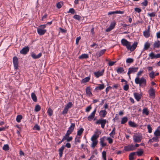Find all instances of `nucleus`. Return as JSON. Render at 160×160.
Returning <instances> with one entry per match:
<instances>
[{"label": "nucleus", "instance_id": "393cba45", "mask_svg": "<svg viewBox=\"0 0 160 160\" xmlns=\"http://www.w3.org/2000/svg\"><path fill=\"white\" fill-rule=\"evenodd\" d=\"M106 51V49H103L101 50L99 53H97L96 54V56L97 58L99 57L102 55Z\"/></svg>", "mask_w": 160, "mask_h": 160}, {"label": "nucleus", "instance_id": "ea45409f", "mask_svg": "<svg viewBox=\"0 0 160 160\" xmlns=\"http://www.w3.org/2000/svg\"><path fill=\"white\" fill-rule=\"evenodd\" d=\"M154 135L158 137L160 136V131L157 129L154 132Z\"/></svg>", "mask_w": 160, "mask_h": 160}, {"label": "nucleus", "instance_id": "c03bdc74", "mask_svg": "<svg viewBox=\"0 0 160 160\" xmlns=\"http://www.w3.org/2000/svg\"><path fill=\"white\" fill-rule=\"evenodd\" d=\"M92 143L91 145V147L93 148H94L97 145L98 141H92Z\"/></svg>", "mask_w": 160, "mask_h": 160}, {"label": "nucleus", "instance_id": "20e7f679", "mask_svg": "<svg viewBox=\"0 0 160 160\" xmlns=\"http://www.w3.org/2000/svg\"><path fill=\"white\" fill-rule=\"evenodd\" d=\"M142 138V136L140 135L134 134L133 136V139L135 142H141Z\"/></svg>", "mask_w": 160, "mask_h": 160}, {"label": "nucleus", "instance_id": "0eeeda50", "mask_svg": "<svg viewBox=\"0 0 160 160\" xmlns=\"http://www.w3.org/2000/svg\"><path fill=\"white\" fill-rule=\"evenodd\" d=\"M13 62L14 68L16 70L17 69L18 67V61L17 57L15 56L13 58Z\"/></svg>", "mask_w": 160, "mask_h": 160}, {"label": "nucleus", "instance_id": "c9c22d12", "mask_svg": "<svg viewBox=\"0 0 160 160\" xmlns=\"http://www.w3.org/2000/svg\"><path fill=\"white\" fill-rule=\"evenodd\" d=\"M135 152H132L130 153L129 155V160H133L134 158L133 156L135 155Z\"/></svg>", "mask_w": 160, "mask_h": 160}, {"label": "nucleus", "instance_id": "72a5a7b5", "mask_svg": "<svg viewBox=\"0 0 160 160\" xmlns=\"http://www.w3.org/2000/svg\"><path fill=\"white\" fill-rule=\"evenodd\" d=\"M84 131V129L82 128H80L77 132V135L80 136L82 135Z\"/></svg>", "mask_w": 160, "mask_h": 160}, {"label": "nucleus", "instance_id": "4468645a", "mask_svg": "<svg viewBox=\"0 0 160 160\" xmlns=\"http://www.w3.org/2000/svg\"><path fill=\"white\" fill-rule=\"evenodd\" d=\"M104 70H102L101 71H98L94 72V75L97 78H98L99 77L102 76L104 73Z\"/></svg>", "mask_w": 160, "mask_h": 160}, {"label": "nucleus", "instance_id": "774afa93", "mask_svg": "<svg viewBox=\"0 0 160 160\" xmlns=\"http://www.w3.org/2000/svg\"><path fill=\"white\" fill-rule=\"evenodd\" d=\"M81 38L80 37H78L76 38V43L77 45L78 44L79 41L80 40Z\"/></svg>", "mask_w": 160, "mask_h": 160}, {"label": "nucleus", "instance_id": "f257e3e1", "mask_svg": "<svg viewBox=\"0 0 160 160\" xmlns=\"http://www.w3.org/2000/svg\"><path fill=\"white\" fill-rule=\"evenodd\" d=\"M121 42L122 45L125 46L128 50H130L131 51H134L137 46L138 43L137 42H134L132 46H131V42L124 38L122 39Z\"/></svg>", "mask_w": 160, "mask_h": 160}, {"label": "nucleus", "instance_id": "58836bf2", "mask_svg": "<svg viewBox=\"0 0 160 160\" xmlns=\"http://www.w3.org/2000/svg\"><path fill=\"white\" fill-rule=\"evenodd\" d=\"M41 109V107L40 105H36L34 111L36 112H39Z\"/></svg>", "mask_w": 160, "mask_h": 160}, {"label": "nucleus", "instance_id": "5701e85b", "mask_svg": "<svg viewBox=\"0 0 160 160\" xmlns=\"http://www.w3.org/2000/svg\"><path fill=\"white\" fill-rule=\"evenodd\" d=\"M154 49L155 48H158L160 47V42L158 40L157 42H155L153 44Z\"/></svg>", "mask_w": 160, "mask_h": 160}, {"label": "nucleus", "instance_id": "a211bd4d", "mask_svg": "<svg viewBox=\"0 0 160 160\" xmlns=\"http://www.w3.org/2000/svg\"><path fill=\"white\" fill-rule=\"evenodd\" d=\"M46 32V30L42 29L40 28H38L37 29L38 33L40 35H43Z\"/></svg>", "mask_w": 160, "mask_h": 160}, {"label": "nucleus", "instance_id": "69168bd1", "mask_svg": "<svg viewBox=\"0 0 160 160\" xmlns=\"http://www.w3.org/2000/svg\"><path fill=\"white\" fill-rule=\"evenodd\" d=\"M107 140L108 141L109 143L111 144L112 143L113 140L110 137L108 138Z\"/></svg>", "mask_w": 160, "mask_h": 160}, {"label": "nucleus", "instance_id": "49530a36", "mask_svg": "<svg viewBox=\"0 0 160 160\" xmlns=\"http://www.w3.org/2000/svg\"><path fill=\"white\" fill-rule=\"evenodd\" d=\"M140 150V151H138L135 152L136 153H137V155L138 156H141L143 153V152L142 149H141Z\"/></svg>", "mask_w": 160, "mask_h": 160}, {"label": "nucleus", "instance_id": "680f3d73", "mask_svg": "<svg viewBox=\"0 0 160 160\" xmlns=\"http://www.w3.org/2000/svg\"><path fill=\"white\" fill-rule=\"evenodd\" d=\"M68 12L71 13L72 14H74L75 13V10L73 8H71L69 9Z\"/></svg>", "mask_w": 160, "mask_h": 160}, {"label": "nucleus", "instance_id": "338daca9", "mask_svg": "<svg viewBox=\"0 0 160 160\" xmlns=\"http://www.w3.org/2000/svg\"><path fill=\"white\" fill-rule=\"evenodd\" d=\"M116 62L110 61L108 62V64L109 66H112L114 65Z\"/></svg>", "mask_w": 160, "mask_h": 160}, {"label": "nucleus", "instance_id": "a19ab883", "mask_svg": "<svg viewBox=\"0 0 160 160\" xmlns=\"http://www.w3.org/2000/svg\"><path fill=\"white\" fill-rule=\"evenodd\" d=\"M63 5V2H58L57 4V7L58 8L60 9V8Z\"/></svg>", "mask_w": 160, "mask_h": 160}, {"label": "nucleus", "instance_id": "5fc2aeb1", "mask_svg": "<svg viewBox=\"0 0 160 160\" xmlns=\"http://www.w3.org/2000/svg\"><path fill=\"white\" fill-rule=\"evenodd\" d=\"M72 102H68L67 105L65 107L69 109V108H70L72 107Z\"/></svg>", "mask_w": 160, "mask_h": 160}, {"label": "nucleus", "instance_id": "a878e982", "mask_svg": "<svg viewBox=\"0 0 160 160\" xmlns=\"http://www.w3.org/2000/svg\"><path fill=\"white\" fill-rule=\"evenodd\" d=\"M86 92L87 95L90 96L92 95V93L91 92L90 87H87L86 89Z\"/></svg>", "mask_w": 160, "mask_h": 160}, {"label": "nucleus", "instance_id": "f8f14e48", "mask_svg": "<svg viewBox=\"0 0 160 160\" xmlns=\"http://www.w3.org/2000/svg\"><path fill=\"white\" fill-rule=\"evenodd\" d=\"M29 51V48L28 47L23 48L20 51L21 54L26 55Z\"/></svg>", "mask_w": 160, "mask_h": 160}, {"label": "nucleus", "instance_id": "c85d7f7f", "mask_svg": "<svg viewBox=\"0 0 160 160\" xmlns=\"http://www.w3.org/2000/svg\"><path fill=\"white\" fill-rule=\"evenodd\" d=\"M150 46V44L149 42H146L144 45V50H147L149 48Z\"/></svg>", "mask_w": 160, "mask_h": 160}, {"label": "nucleus", "instance_id": "7ed1b4c3", "mask_svg": "<svg viewBox=\"0 0 160 160\" xmlns=\"http://www.w3.org/2000/svg\"><path fill=\"white\" fill-rule=\"evenodd\" d=\"M107 122V121L106 119H100L97 120L95 123L97 124H101L102 128H104L105 124H106Z\"/></svg>", "mask_w": 160, "mask_h": 160}, {"label": "nucleus", "instance_id": "de8ad7c7", "mask_svg": "<svg viewBox=\"0 0 160 160\" xmlns=\"http://www.w3.org/2000/svg\"><path fill=\"white\" fill-rule=\"evenodd\" d=\"M133 61L134 60L132 58H128L127 59L126 62L127 63H132Z\"/></svg>", "mask_w": 160, "mask_h": 160}, {"label": "nucleus", "instance_id": "bf43d9fd", "mask_svg": "<svg viewBox=\"0 0 160 160\" xmlns=\"http://www.w3.org/2000/svg\"><path fill=\"white\" fill-rule=\"evenodd\" d=\"M134 10L136 12L138 13L142 11V10L141 8H134Z\"/></svg>", "mask_w": 160, "mask_h": 160}, {"label": "nucleus", "instance_id": "603ef678", "mask_svg": "<svg viewBox=\"0 0 160 160\" xmlns=\"http://www.w3.org/2000/svg\"><path fill=\"white\" fill-rule=\"evenodd\" d=\"M148 0H144V2H142L141 4L144 6H146L148 5Z\"/></svg>", "mask_w": 160, "mask_h": 160}, {"label": "nucleus", "instance_id": "473e14b6", "mask_svg": "<svg viewBox=\"0 0 160 160\" xmlns=\"http://www.w3.org/2000/svg\"><path fill=\"white\" fill-rule=\"evenodd\" d=\"M100 144L102 145V147H104L106 145V143H104V140L103 138H101L100 139Z\"/></svg>", "mask_w": 160, "mask_h": 160}, {"label": "nucleus", "instance_id": "423d86ee", "mask_svg": "<svg viewBox=\"0 0 160 160\" xmlns=\"http://www.w3.org/2000/svg\"><path fill=\"white\" fill-rule=\"evenodd\" d=\"M116 24V23L114 21L111 22L109 27L106 30V32H109L112 30L114 28Z\"/></svg>", "mask_w": 160, "mask_h": 160}, {"label": "nucleus", "instance_id": "8fccbe9b", "mask_svg": "<svg viewBox=\"0 0 160 160\" xmlns=\"http://www.w3.org/2000/svg\"><path fill=\"white\" fill-rule=\"evenodd\" d=\"M70 134L71 133L67 132L65 136H64L63 138V139H64L65 140H66L67 138H69Z\"/></svg>", "mask_w": 160, "mask_h": 160}, {"label": "nucleus", "instance_id": "6e6552de", "mask_svg": "<svg viewBox=\"0 0 160 160\" xmlns=\"http://www.w3.org/2000/svg\"><path fill=\"white\" fill-rule=\"evenodd\" d=\"M136 149L135 146L133 145H130L124 147V149L127 151H133Z\"/></svg>", "mask_w": 160, "mask_h": 160}, {"label": "nucleus", "instance_id": "3c124183", "mask_svg": "<svg viewBox=\"0 0 160 160\" xmlns=\"http://www.w3.org/2000/svg\"><path fill=\"white\" fill-rule=\"evenodd\" d=\"M33 129L35 130L39 131L40 129V127L38 124H36L34 126Z\"/></svg>", "mask_w": 160, "mask_h": 160}, {"label": "nucleus", "instance_id": "c756f323", "mask_svg": "<svg viewBox=\"0 0 160 160\" xmlns=\"http://www.w3.org/2000/svg\"><path fill=\"white\" fill-rule=\"evenodd\" d=\"M31 98L32 100L35 102H36L37 101V97L35 94L34 93H32L31 94Z\"/></svg>", "mask_w": 160, "mask_h": 160}, {"label": "nucleus", "instance_id": "39448f33", "mask_svg": "<svg viewBox=\"0 0 160 160\" xmlns=\"http://www.w3.org/2000/svg\"><path fill=\"white\" fill-rule=\"evenodd\" d=\"M148 93L149 95V97L152 99L154 98L155 97V90L152 88H151L148 91Z\"/></svg>", "mask_w": 160, "mask_h": 160}, {"label": "nucleus", "instance_id": "f704fd0d", "mask_svg": "<svg viewBox=\"0 0 160 160\" xmlns=\"http://www.w3.org/2000/svg\"><path fill=\"white\" fill-rule=\"evenodd\" d=\"M124 71V69L122 67H119L117 70V72L118 73H121Z\"/></svg>", "mask_w": 160, "mask_h": 160}, {"label": "nucleus", "instance_id": "1a4fd4ad", "mask_svg": "<svg viewBox=\"0 0 160 160\" xmlns=\"http://www.w3.org/2000/svg\"><path fill=\"white\" fill-rule=\"evenodd\" d=\"M149 57L151 59H153L154 58H160V53H158L155 55L152 52L149 54Z\"/></svg>", "mask_w": 160, "mask_h": 160}, {"label": "nucleus", "instance_id": "e433bc0d", "mask_svg": "<svg viewBox=\"0 0 160 160\" xmlns=\"http://www.w3.org/2000/svg\"><path fill=\"white\" fill-rule=\"evenodd\" d=\"M22 119V116L21 115H18L17 116L16 118V120L18 122H21V120Z\"/></svg>", "mask_w": 160, "mask_h": 160}, {"label": "nucleus", "instance_id": "9b49d317", "mask_svg": "<svg viewBox=\"0 0 160 160\" xmlns=\"http://www.w3.org/2000/svg\"><path fill=\"white\" fill-rule=\"evenodd\" d=\"M133 95L135 99L138 102L141 98L142 95V94H139L138 93L135 92L133 93Z\"/></svg>", "mask_w": 160, "mask_h": 160}, {"label": "nucleus", "instance_id": "6e6d98bb", "mask_svg": "<svg viewBox=\"0 0 160 160\" xmlns=\"http://www.w3.org/2000/svg\"><path fill=\"white\" fill-rule=\"evenodd\" d=\"M80 140L79 137H76L75 140V144H77V142L79 143L80 142Z\"/></svg>", "mask_w": 160, "mask_h": 160}, {"label": "nucleus", "instance_id": "aec40b11", "mask_svg": "<svg viewBox=\"0 0 160 160\" xmlns=\"http://www.w3.org/2000/svg\"><path fill=\"white\" fill-rule=\"evenodd\" d=\"M65 148L64 145H62L58 150L59 155L60 158L62 157L63 151Z\"/></svg>", "mask_w": 160, "mask_h": 160}, {"label": "nucleus", "instance_id": "f03ea898", "mask_svg": "<svg viewBox=\"0 0 160 160\" xmlns=\"http://www.w3.org/2000/svg\"><path fill=\"white\" fill-rule=\"evenodd\" d=\"M135 82L136 84H139L140 87H144L146 85V80L143 77L140 78L139 77H136Z\"/></svg>", "mask_w": 160, "mask_h": 160}, {"label": "nucleus", "instance_id": "864d4df0", "mask_svg": "<svg viewBox=\"0 0 160 160\" xmlns=\"http://www.w3.org/2000/svg\"><path fill=\"white\" fill-rule=\"evenodd\" d=\"M73 18L77 20H79L81 18V17L79 15L75 14L73 16Z\"/></svg>", "mask_w": 160, "mask_h": 160}, {"label": "nucleus", "instance_id": "052dcab7", "mask_svg": "<svg viewBox=\"0 0 160 160\" xmlns=\"http://www.w3.org/2000/svg\"><path fill=\"white\" fill-rule=\"evenodd\" d=\"M129 88V86L127 84H126L123 87V89L126 91L128 90Z\"/></svg>", "mask_w": 160, "mask_h": 160}, {"label": "nucleus", "instance_id": "0e129e2a", "mask_svg": "<svg viewBox=\"0 0 160 160\" xmlns=\"http://www.w3.org/2000/svg\"><path fill=\"white\" fill-rule=\"evenodd\" d=\"M143 72V70H140L139 72H138L137 74V77H139L140 76Z\"/></svg>", "mask_w": 160, "mask_h": 160}, {"label": "nucleus", "instance_id": "dca6fc26", "mask_svg": "<svg viewBox=\"0 0 160 160\" xmlns=\"http://www.w3.org/2000/svg\"><path fill=\"white\" fill-rule=\"evenodd\" d=\"M124 12V11H116L109 12L108 13V15H111L112 14H123Z\"/></svg>", "mask_w": 160, "mask_h": 160}, {"label": "nucleus", "instance_id": "2eb2a0df", "mask_svg": "<svg viewBox=\"0 0 160 160\" xmlns=\"http://www.w3.org/2000/svg\"><path fill=\"white\" fill-rule=\"evenodd\" d=\"M97 132H95V133L92 136L91 138V140L92 141H98L97 139L99 138V134L97 133Z\"/></svg>", "mask_w": 160, "mask_h": 160}, {"label": "nucleus", "instance_id": "4d7b16f0", "mask_svg": "<svg viewBox=\"0 0 160 160\" xmlns=\"http://www.w3.org/2000/svg\"><path fill=\"white\" fill-rule=\"evenodd\" d=\"M68 109L66 107H65L63 110L62 112V114L63 115L66 114L67 113Z\"/></svg>", "mask_w": 160, "mask_h": 160}, {"label": "nucleus", "instance_id": "e2e57ef3", "mask_svg": "<svg viewBox=\"0 0 160 160\" xmlns=\"http://www.w3.org/2000/svg\"><path fill=\"white\" fill-rule=\"evenodd\" d=\"M148 15L151 17H154L156 16L155 13L154 12H152L150 13H148Z\"/></svg>", "mask_w": 160, "mask_h": 160}, {"label": "nucleus", "instance_id": "6ab92c4d", "mask_svg": "<svg viewBox=\"0 0 160 160\" xmlns=\"http://www.w3.org/2000/svg\"><path fill=\"white\" fill-rule=\"evenodd\" d=\"M99 114L101 117L103 118L106 117L107 112L105 110H102L99 112Z\"/></svg>", "mask_w": 160, "mask_h": 160}, {"label": "nucleus", "instance_id": "cd10ccee", "mask_svg": "<svg viewBox=\"0 0 160 160\" xmlns=\"http://www.w3.org/2000/svg\"><path fill=\"white\" fill-rule=\"evenodd\" d=\"M90 80V77H87L82 80L81 83H84L86 82H88Z\"/></svg>", "mask_w": 160, "mask_h": 160}, {"label": "nucleus", "instance_id": "7c9ffc66", "mask_svg": "<svg viewBox=\"0 0 160 160\" xmlns=\"http://www.w3.org/2000/svg\"><path fill=\"white\" fill-rule=\"evenodd\" d=\"M105 88V86L103 84H100L99 86L97 87L96 88L95 90L99 89L101 90Z\"/></svg>", "mask_w": 160, "mask_h": 160}, {"label": "nucleus", "instance_id": "9d476101", "mask_svg": "<svg viewBox=\"0 0 160 160\" xmlns=\"http://www.w3.org/2000/svg\"><path fill=\"white\" fill-rule=\"evenodd\" d=\"M96 110L97 108H96L91 114L88 116V119L89 121H91L92 120L93 118L94 117Z\"/></svg>", "mask_w": 160, "mask_h": 160}, {"label": "nucleus", "instance_id": "f3484780", "mask_svg": "<svg viewBox=\"0 0 160 160\" xmlns=\"http://www.w3.org/2000/svg\"><path fill=\"white\" fill-rule=\"evenodd\" d=\"M42 55L41 52L39 53L38 55H36L34 53L32 52L31 53L32 57L34 59H37L39 58Z\"/></svg>", "mask_w": 160, "mask_h": 160}, {"label": "nucleus", "instance_id": "412c9836", "mask_svg": "<svg viewBox=\"0 0 160 160\" xmlns=\"http://www.w3.org/2000/svg\"><path fill=\"white\" fill-rule=\"evenodd\" d=\"M149 27H148V29L143 32V35L144 37L146 38L149 37L150 36V32L149 31Z\"/></svg>", "mask_w": 160, "mask_h": 160}, {"label": "nucleus", "instance_id": "4be33fe9", "mask_svg": "<svg viewBox=\"0 0 160 160\" xmlns=\"http://www.w3.org/2000/svg\"><path fill=\"white\" fill-rule=\"evenodd\" d=\"M129 69L132 73H134L135 72H136L138 71V68L132 67L129 68Z\"/></svg>", "mask_w": 160, "mask_h": 160}, {"label": "nucleus", "instance_id": "13d9d810", "mask_svg": "<svg viewBox=\"0 0 160 160\" xmlns=\"http://www.w3.org/2000/svg\"><path fill=\"white\" fill-rule=\"evenodd\" d=\"M147 128L148 129V132L149 133H151L152 132V129L150 125H147Z\"/></svg>", "mask_w": 160, "mask_h": 160}, {"label": "nucleus", "instance_id": "2f4dec72", "mask_svg": "<svg viewBox=\"0 0 160 160\" xmlns=\"http://www.w3.org/2000/svg\"><path fill=\"white\" fill-rule=\"evenodd\" d=\"M128 120V118L127 117H124L122 119L121 123L122 124H124L127 122Z\"/></svg>", "mask_w": 160, "mask_h": 160}, {"label": "nucleus", "instance_id": "b1692460", "mask_svg": "<svg viewBox=\"0 0 160 160\" xmlns=\"http://www.w3.org/2000/svg\"><path fill=\"white\" fill-rule=\"evenodd\" d=\"M129 125L132 127L136 128L138 127V125L135 123L134 122L129 121L128 122Z\"/></svg>", "mask_w": 160, "mask_h": 160}, {"label": "nucleus", "instance_id": "79ce46f5", "mask_svg": "<svg viewBox=\"0 0 160 160\" xmlns=\"http://www.w3.org/2000/svg\"><path fill=\"white\" fill-rule=\"evenodd\" d=\"M149 75L150 78L152 79H153L155 78V72L153 71L150 72Z\"/></svg>", "mask_w": 160, "mask_h": 160}, {"label": "nucleus", "instance_id": "ddd939ff", "mask_svg": "<svg viewBox=\"0 0 160 160\" xmlns=\"http://www.w3.org/2000/svg\"><path fill=\"white\" fill-rule=\"evenodd\" d=\"M75 125L74 123H71L70 126L67 132L71 134L73 131Z\"/></svg>", "mask_w": 160, "mask_h": 160}, {"label": "nucleus", "instance_id": "09e8293b", "mask_svg": "<svg viewBox=\"0 0 160 160\" xmlns=\"http://www.w3.org/2000/svg\"><path fill=\"white\" fill-rule=\"evenodd\" d=\"M9 148L8 144H5L3 147V149L5 151H8L9 150Z\"/></svg>", "mask_w": 160, "mask_h": 160}, {"label": "nucleus", "instance_id": "37998d69", "mask_svg": "<svg viewBox=\"0 0 160 160\" xmlns=\"http://www.w3.org/2000/svg\"><path fill=\"white\" fill-rule=\"evenodd\" d=\"M142 113L145 114L146 115H148L149 114V111L148 109L146 108H144L143 110Z\"/></svg>", "mask_w": 160, "mask_h": 160}, {"label": "nucleus", "instance_id": "a18cd8bd", "mask_svg": "<svg viewBox=\"0 0 160 160\" xmlns=\"http://www.w3.org/2000/svg\"><path fill=\"white\" fill-rule=\"evenodd\" d=\"M115 129V128L114 127L112 130L111 132L109 134V135L112 138L113 137L112 135H115L116 134Z\"/></svg>", "mask_w": 160, "mask_h": 160}, {"label": "nucleus", "instance_id": "4c0bfd02", "mask_svg": "<svg viewBox=\"0 0 160 160\" xmlns=\"http://www.w3.org/2000/svg\"><path fill=\"white\" fill-rule=\"evenodd\" d=\"M47 113H48L49 116H51L52 115L53 111L51 108H49L48 109Z\"/></svg>", "mask_w": 160, "mask_h": 160}, {"label": "nucleus", "instance_id": "bb28decb", "mask_svg": "<svg viewBox=\"0 0 160 160\" xmlns=\"http://www.w3.org/2000/svg\"><path fill=\"white\" fill-rule=\"evenodd\" d=\"M89 57L88 55L86 54H82L78 57L79 59H83L84 58H88Z\"/></svg>", "mask_w": 160, "mask_h": 160}]
</instances>
